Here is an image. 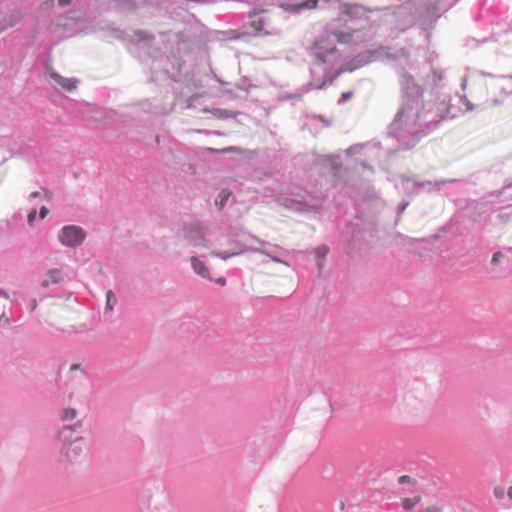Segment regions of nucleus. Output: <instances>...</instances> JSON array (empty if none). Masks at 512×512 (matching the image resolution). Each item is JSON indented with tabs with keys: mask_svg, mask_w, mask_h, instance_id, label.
Listing matches in <instances>:
<instances>
[{
	"mask_svg": "<svg viewBox=\"0 0 512 512\" xmlns=\"http://www.w3.org/2000/svg\"><path fill=\"white\" fill-rule=\"evenodd\" d=\"M85 237L86 234L84 230L76 225L64 226L58 235L59 241L66 247H76L81 245L84 242Z\"/></svg>",
	"mask_w": 512,
	"mask_h": 512,
	"instance_id": "f257e3e1",
	"label": "nucleus"
},
{
	"mask_svg": "<svg viewBox=\"0 0 512 512\" xmlns=\"http://www.w3.org/2000/svg\"><path fill=\"white\" fill-rule=\"evenodd\" d=\"M83 426V420H77L73 424L63 425L57 431V441L60 446H68L73 443L75 439L84 438L81 435V429Z\"/></svg>",
	"mask_w": 512,
	"mask_h": 512,
	"instance_id": "f03ea898",
	"label": "nucleus"
},
{
	"mask_svg": "<svg viewBox=\"0 0 512 512\" xmlns=\"http://www.w3.org/2000/svg\"><path fill=\"white\" fill-rule=\"evenodd\" d=\"M85 449V439H75L73 443L68 446H60V455L70 465H74L80 462L83 452Z\"/></svg>",
	"mask_w": 512,
	"mask_h": 512,
	"instance_id": "7ed1b4c3",
	"label": "nucleus"
},
{
	"mask_svg": "<svg viewBox=\"0 0 512 512\" xmlns=\"http://www.w3.org/2000/svg\"><path fill=\"white\" fill-rule=\"evenodd\" d=\"M310 50L319 61L325 62L327 55L335 52V47L327 34L315 40Z\"/></svg>",
	"mask_w": 512,
	"mask_h": 512,
	"instance_id": "20e7f679",
	"label": "nucleus"
},
{
	"mask_svg": "<svg viewBox=\"0 0 512 512\" xmlns=\"http://www.w3.org/2000/svg\"><path fill=\"white\" fill-rule=\"evenodd\" d=\"M184 237L195 247H206L205 228L201 224H192L184 229Z\"/></svg>",
	"mask_w": 512,
	"mask_h": 512,
	"instance_id": "39448f33",
	"label": "nucleus"
},
{
	"mask_svg": "<svg viewBox=\"0 0 512 512\" xmlns=\"http://www.w3.org/2000/svg\"><path fill=\"white\" fill-rule=\"evenodd\" d=\"M51 327L64 336L80 335L94 329L92 323L87 324L85 322H80L78 324L66 323L65 325H55L52 322Z\"/></svg>",
	"mask_w": 512,
	"mask_h": 512,
	"instance_id": "423d86ee",
	"label": "nucleus"
},
{
	"mask_svg": "<svg viewBox=\"0 0 512 512\" xmlns=\"http://www.w3.org/2000/svg\"><path fill=\"white\" fill-rule=\"evenodd\" d=\"M250 18V26L255 30L257 35L270 34L271 32L267 30L269 23L263 16V11H252L249 15Z\"/></svg>",
	"mask_w": 512,
	"mask_h": 512,
	"instance_id": "0eeeda50",
	"label": "nucleus"
},
{
	"mask_svg": "<svg viewBox=\"0 0 512 512\" xmlns=\"http://www.w3.org/2000/svg\"><path fill=\"white\" fill-rule=\"evenodd\" d=\"M48 74L62 89L69 92L75 90L79 83L77 79L63 77L53 69L49 70Z\"/></svg>",
	"mask_w": 512,
	"mask_h": 512,
	"instance_id": "6e6552de",
	"label": "nucleus"
},
{
	"mask_svg": "<svg viewBox=\"0 0 512 512\" xmlns=\"http://www.w3.org/2000/svg\"><path fill=\"white\" fill-rule=\"evenodd\" d=\"M318 5V0H305L300 3L295 4H284L282 8H284L288 12H300L302 10H312L315 9Z\"/></svg>",
	"mask_w": 512,
	"mask_h": 512,
	"instance_id": "1a4fd4ad",
	"label": "nucleus"
},
{
	"mask_svg": "<svg viewBox=\"0 0 512 512\" xmlns=\"http://www.w3.org/2000/svg\"><path fill=\"white\" fill-rule=\"evenodd\" d=\"M191 265L195 273H197L203 278L212 280V278L210 277L209 268L204 262H202L196 257H191Z\"/></svg>",
	"mask_w": 512,
	"mask_h": 512,
	"instance_id": "9d476101",
	"label": "nucleus"
},
{
	"mask_svg": "<svg viewBox=\"0 0 512 512\" xmlns=\"http://www.w3.org/2000/svg\"><path fill=\"white\" fill-rule=\"evenodd\" d=\"M62 281V273L59 269H51L47 272L46 278L42 281V286L47 287L50 284H56Z\"/></svg>",
	"mask_w": 512,
	"mask_h": 512,
	"instance_id": "9b49d317",
	"label": "nucleus"
},
{
	"mask_svg": "<svg viewBox=\"0 0 512 512\" xmlns=\"http://www.w3.org/2000/svg\"><path fill=\"white\" fill-rule=\"evenodd\" d=\"M339 43H349L353 38L352 30H332L330 32Z\"/></svg>",
	"mask_w": 512,
	"mask_h": 512,
	"instance_id": "f8f14e48",
	"label": "nucleus"
},
{
	"mask_svg": "<svg viewBox=\"0 0 512 512\" xmlns=\"http://www.w3.org/2000/svg\"><path fill=\"white\" fill-rule=\"evenodd\" d=\"M77 416H78V411L72 407L64 408L60 412V419L65 422L73 421L75 419L77 421L78 420Z\"/></svg>",
	"mask_w": 512,
	"mask_h": 512,
	"instance_id": "ddd939ff",
	"label": "nucleus"
},
{
	"mask_svg": "<svg viewBox=\"0 0 512 512\" xmlns=\"http://www.w3.org/2000/svg\"><path fill=\"white\" fill-rule=\"evenodd\" d=\"M421 501L420 496H415L413 498H404L402 500V507L405 510H411L413 509L419 502Z\"/></svg>",
	"mask_w": 512,
	"mask_h": 512,
	"instance_id": "4468645a",
	"label": "nucleus"
},
{
	"mask_svg": "<svg viewBox=\"0 0 512 512\" xmlns=\"http://www.w3.org/2000/svg\"><path fill=\"white\" fill-rule=\"evenodd\" d=\"M229 197L230 192L225 190L221 191L220 194L218 195V198L215 201L216 205L219 206L220 208H223Z\"/></svg>",
	"mask_w": 512,
	"mask_h": 512,
	"instance_id": "2eb2a0df",
	"label": "nucleus"
},
{
	"mask_svg": "<svg viewBox=\"0 0 512 512\" xmlns=\"http://www.w3.org/2000/svg\"><path fill=\"white\" fill-rule=\"evenodd\" d=\"M116 303V296L112 291H108L106 294V309L109 311L113 310Z\"/></svg>",
	"mask_w": 512,
	"mask_h": 512,
	"instance_id": "dca6fc26",
	"label": "nucleus"
},
{
	"mask_svg": "<svg viewBox=\"0 0 512 512\" xmlns=\"http://www.w3.org/2000/svg\"><path fill=\"white\" fill-rule=\"evenodd\" d=\"M239 253L238 252H234V253H227V252H212L211 255L213 256H217V257H220L222 258L223 260H226L232 256H235V255H238Z\"/></svg>",
	"mask_w": 512,
	"mask_h": 512,
	"instance_id": "f3484780",
	"label": "nucleus"
},
{
	"mask_svg": "<svg viewBox=\"0 0 512 512\" xmlns=\"http://www.w3.org/2000/svg\"><path fill=\"white\" fill-rule=\"evenodd\" d=\"M75 371H79L81 374H83L84 376L87 375V372L85 371V369L82 368L81 364H78V363H73L70 368H69V372L70 373H73Z\"/></svg>",
	"mask_w": 512,
	"mask_h": 512,
	"instance_id": "a211bd4d",
	"label": "nucleus"
},
{
	"mask_svg": "<svg viewBox=\"0 0 512 512\" xmlns=\"http://www.w3.org/2000/svg\"><path fill=\"white\" fill-rule=\"evenodd\" d=\"M399 484H414L415 480L409 475H402L398 479Z\"/></svg>",
	"mask_w": 512,
	"mask_h": 512,
	"instance_id": "6ab92c4d",
	"label": "nucleus"
},
{
	"mask_svg": "<svg viewBox=\"0 0 512 512\" xmlns=\"http://www.w3.org/2000/svg\"><path fill=\"white\" fill-rule=\"evenodd\" d=\"M494 496L497 498V499H503L504 498V495H505V490L503 487L501 486H496L494 488Z\"/></svg>",
	"mask_w": 512,
	"mask_h": 512,
	"instance_id": "aec40b11",
	"label": "nucleus"
},
{
	"mask_svg": "<svg viewBox=\"0 0 512 512\" xmlns=\"http://www.w3.org/2000/svg\"><path fill=\"white\" fill-rule=\"evenodd\" d=\"M352 96V92H344L341 94V98L339 100V103H344L346 102L348 99H350Z\"/></svg>",
	"mask_w": 512,
	"mask_h": 512,
	"instance_id": "412c9836",
	"label": "nucleus"
},
{
	"mask_svg": "<svg viewBox=\"0 0 512 512\" xmlns=\"http://www.w3.org/2000/svg\"><path fill=\"white\" fill-rule=\"evenodd\" d=\"M36 219V210H32L27 217V221L29 225H32L34 220Z\"/></svg>",
	"mask_w": 512,
	"mask_h": 512,
	"instance_id": "4be33fe9",
	"label": "nucleus"
},
{
	"mask_svg": "<svg viewBox=\"0 0 512 512\" xmlns=\"http://www.w3.org/2000/svg\"><path fill=\"white\" fill-rule=\"evenodd\" d=\"M48 214V209L46 207H41L40 208V217L42 219H44Z\"/></svg>",
	"mask_w": 512,
	"mask_h": 512,
	"instance_id": "5701e85b",
	"label": "nucleus"
},
{
	"mask_svg": "<svg viewBox=\"0 0 512 512\" xmlns=\"http://www.w3.org/2000/svg\"><path fill=\"white\" fill-rule=\"evenodd\" d=\"M215 282H216L217 284H219L220 286H225V285H226V279H225V278H222V277H221V278L216 279V280H215Z\"/></svg>",
	"mask_w": 512,
	"mask_h": 512,
	"instance_id": "b1692460",
	"label": "nucleus"
},
{
	"mask_svg": "<svg viewBox=\"0 0 512 512\" xmlns=\"http://www.w3.org/2000/svg\"><path fill=\"white\" fill-rule=\"evenodd\" d=\"M500 256V253H495L492 257V264H497L498 263V257Z\"/></svg>",
	"mask_w": 512,
	"mask_h": 512,
	"instance_id": "393cba45",
	"label": "nucleus"
},
{
	"mask_svg": "<svg viewBox=\"0 0 512 512\" xmlns=\"http://www.w3.org/2000/svg\"><path fill=\"white\" fill-rule=\"evenodd\" d=\"M342 14L343 15H350L351 14V9L345 6L343 8V10H342Z\"/></svg>",
	"mask_w": 512,
	"mask_h": 512,
	"instance_id": "a878e982",
	"label": "nucleus"
},
{
	"mask_svg": "<svg viewBox=\"0 0 512 512\" xmlns=\"http://www.w3.org/2000/svg\"><path fill=\"white\" fill-rule=\"evenodd\" d=\"M70 2H71V0H58V3L61 6H65V5L69 4Z\"/></svg>",
	"mask_w": 512,
	"mask_h": 512,
	"instance_id": "bb28decb",
	"label": "nucleus"
},
{
	"mask_svg": "<svg viewBox=\"0 0 512 512\" xmlns=\"http://www.w3.org/2000/svg\"><path fill=\"white\" fill-rule=\"evenodd\" d=\"M507 495L510 499H512V486L508 488Z\"/></svg>",
	"mask_w": 512,
	"mask_h": 512,
	"instance_id": "cd10ccee",
	"label": "nucleus"
},
{
	"mask_svg": "<svg viewBox=\"0 0 512 512\" xmlns=\"http://www.w3.org/2000/svg\"><path fill=\"white\" fill-rule=\"evenodd\" d=\"M39 195H40V193L36 191V192H32L30 194V197H38Z\"/></svg>",
	"mask_w": 512,
	"mask_h": 512,
	"instance_id": "c85d7f7f",
	"label": "nucleus"
}]
</instances>
